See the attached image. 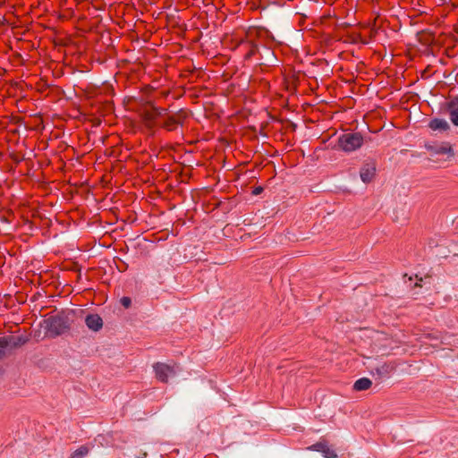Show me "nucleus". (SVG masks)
Wrapping results in <instances>:
<instances>
[{"mask_svg":"<svg viewBox=\"0 0 458 458\" xmlns=\"http://www.w3.org/2000/svg\"><path fill=\"white\" fill-rule=\"evenodd\" d=\"M141 115L145 124L148 128H152L158 118L156 114L155 106L150 102H148V106L144 107Z\"/></svg>","mask_w":458,"mask_h":458,"instance_id":"obj_5","label":"nucleus"},{"mask_svg":"<svg viewBox=\"0 0 458 458\" xmlns=\"http://www.w3.org/2000/svg\"><path fill=\"white\" fill-rule=\"evenodd\" d=\"M87 327L93 331H98L103 327V320L98 314L88 315L85 318Z\"/></svg>","mask_w":458,"mask_h":458,"instance_id":"obj_7","label":"nucleus"},{"mask_svg":"<svg viewBox=\"0 0 458 458\" xmlns=\"http://www.w3.org/2000/svg\"><path fill=\"white\" fill-rule=\"evenodd\" d=\"M262 191H263V189L261 187H257V188L254 189L253 194L254 195H258V194L261 193Z\"/></svg>","mask_w":458,"mask_h":458,"instance_id":"obj_16","label":"nucleus"},{"mask_svg":"<svg viewBox=\"0 0 458 458\" xmlns=\"http://www.w3.org/2000/svg\"><path fill=\"white\" fill-rule=\"evenodd\" d=\"M307 449L310 451L319 452L325 458H337L338 456L336 452L328 445L327 441H326L323 438H321L318 442L313 444L312 445L309 446Z\"/></svg>","mask_w":458,"mask_h":458,"instance_id":"obj_4","label":"nucleus"},{"mask_svg":"<svg viewBox=\"0 0 458 458\" xmlns=\"http://www.w3.org/2000/svg\"><path fill=\"white\" fill-rule=\"evenodd\" d=\"M363 144V137L359 132H349L338 138V146L344 152H352Z\"/></svg>","mask_w":458,"mask_h":458,"instance_id":"obj_1","label":"nucleus"},{"mask_svg":"<svg viewBox=\"0 0 458 458\" xmlns=\"http://www.w3.org/2000/svg\"><path fill=\"white\" fill-rule=\"evenodd\" d=\"M67 329V326L60 318H53L49 321V330L55 335H61Z\"/></svg>","mask_w":458,"mask_h":458,"instance_id":"obj_8","label":"nucleus"},{"mask_svg":"<svg viewBox=\"0 0 458 458\" xmlns=\"http://www.w3.org/2000/svg\"><path fill=\"white\" fill-rule=\"evenodd\" d=\"M372 381L368 377H361L355 381L353 385V389L355 391H364L368 390L371 387Z\"/></svg>","mask_w":458,"mask_h":458,"instance_id":"obj_11","label":"nucleus"},{"mask_svg":"<svg viewBox=\"0 0 458 458\" xmlns=\"http://www.w3.org/2000/svg\"><path fill=\"white\" fill-rule=\"evenodd\" d=\"M448 111L451 122L458 126V96L452 99L448 104Z\"/></svg>","mask_w":458,"mask_h":458,"instance_id":"obj_9","label":"nucleus"},{"mask_svg":"<svg viewBox=\"0 0 458 458\" xmlns=\"http://www.w3.org/2000/svg\"><path fill=\"white\" fill-rule=\"evenodd\" d=\"M7 346H8L7 341L4 339H0V357H2L4 354V351Z\"/></svg>","mask_w":458,"mask_h":458,"instance_id":"obj_14","label":"nucleus"},{"mask_svg":"<svg viewBox=\"0 0 458 458\" xmlns=\"http://www.w3.org/2000/svg\"><path fill=\"white\" fill-rule=\"evenodd\" d=\"M415 286H419V287H420V286H421L420 282H417V283L415 284Z\"/></svg>","mask_w":458,"mask_h":458,"instance_id":"obj_17","label":"nucleus"},{"mask_svg":"<svg viewBox=\"0 0 458 458\" xmlns=\"http://www.w3.org/2000/svg\"><path fill=\"white\" fill-rule=\"evenodd\" d=\"M88 453L89 448L85 445H82L72 453L71 458H83L88 454Z\"/></svg>","mask_w":458,"mask_h":458,"instance_id":"obj_12","label":"nucleus"},{"mask_svg":"<svg viewBox=\"0 0 458 458\" xmlns=\"http://www.w3.org/2000/svg\"><path fill=\"white\" fill-rule=\"evenodd\" d=\"M187 118L188 112L184 109H180L175 114L167 115L161 126L168 131H173L178 126H182Z\"/></svg>","mask_w":458,"mask_h":458,"instance_id":"obj_2","label":"nucleus"},{"mask_svg":"<svg viewBox=\"0 0 458 458\" xmlns=\"http://www.w3.org/2000/svg\"><path fill=\"white\" fill-rule=\"evenodd\" d=\"M120 302L125 309H128L131 307V300L130 297L123 296L121 298Z\"/></svg>","mask_w":458,"mask_h":458,"instance_id":"obj_13","label":"nucleus"},{"mask_svg":"<svg viewBox=\"0 0 458 458\" xmlns=\"http://www.w3.org/2000/svg\"><path fill=\"white\" fill-rule=\"evenodd\" d=\"M429 128L433 131H445L449 129V124L445 119H433L428 124Z\"/></svg>","mask_w":458,"mask_h":458,"instance_id":"obj_10","label":"nucleus"},{"mask_svg":"<svg viewBox=\"0 0 458 458\" xmlns=\"http://www.w3.org/2000/svg\"><path fill=\"white\" fill-rule=\"evenodd\" d=\"M153 369L156 377L163 383H167L169 377L175 374L174 367L162 362L155 363L153 365Z\"/></svg>","mask_w":458,"mask_h":458,"instance_id":"obj_3","label":"nucleus"},{"mask_svg":"<svg viewBox=\"0 0 458 458\" xmlns=\"http://www.w3.org/2000/svg\"><path fill=\"white\" fill-rule=\"evenodd\" d=\"M155 110H156V114L158 118L166 115V113H167L166 108L155 106Z\"/></svg>","mask_w":458,"mask_h":458,"instance_id":"obj_15","label":"nucleus"},{"mask_svg":"<svg viewBox=\"0 0 458 458\" xmlns=\"http://www.w3.org/2000/svg\"><path fill=\"white\" fill-rule=\"evenodd\" d=\"M376 174V165L374 164H365L360 172L362 182L368 183L372 181Z\"/></svg>","mask_w":458,"mask_h":458,"instance_id":"obj_6","label":"nucleus"}]
</instances>
